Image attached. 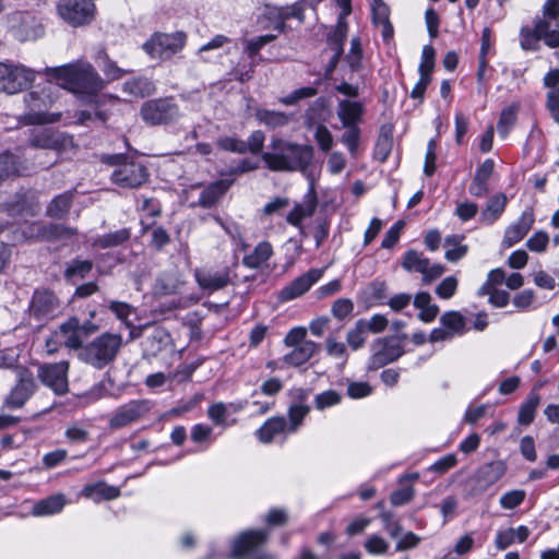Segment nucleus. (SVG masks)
I'll use <instances>...</instances> for the list:
<instances>
[{
    "mask_svg": "<svg viewBox=\"0 0 559 559\" xmlns=\"http://www.w3.org/2000/svg\"><path fill=\"white\" fill-rule=\"evenodd\" d=\"M503 282H506V272L502 269L491 270L487 276V281L478 289V295H487L490 289H497L496 287L501 285Z\"/></svg>",
    "mask_w": 559,
    "mask_h": 559,
    "instance_id": "obj_56",
    "label": "nucleus"
},
{
    "mask_svg": "<svg viewBox=\"0 0 559 559\" xmlns=\"http://www.w3.org/2000/svg\"><path fill=\"white\" fill-rule=\"evenodd\" d=\"M130 236V230L128 228H122L95 238L92 246L100 249L117 247L127 241Z\"/></svg>",
    "mask_w": 559,
    "mask_h": 559,
    "instance_id": "obj_43",
    "label": "nucleus"
},
{
    "mask_svg": "<svg viewBox=\"0 0 559 559\" xmlns=\"http://www.w3.org/2000/svg\"><path fill=\"white\" fill-rule=\"evenodd\" d=\"M323 269H311L298 276L278 292V300L286 302L302 296L323 276Z\"/></svg>",
    "mask_w": 559,
    "mask_h": 559,
    "instance_id": "obj_13",
    "label": "nucleus"
},
{
    "mask_svg": "<svg viewBox=\"0 0 559 559\" xmlns=\"http://www.w3.org/2000/svg\"><path fill=\"white\" fill-rule=\"evenodd\" d=\"M365 114V104L360 100L341 99L337 102L336 115L343 127H358Z\"/></svg>",
    "mask_w": 559,
    "mask_h": 559,
    "instance_id": "obj_20",
    "label": "nucleus"
},
{
    "mask_svg": "<svg viewBox=\"0 0 559 559\" xmlns=\"http://www.w3.org/2000/svg\"><path fill=\"white\" fill-rule=\"evenodd\" d=\"M347 130L342 134L341 142L355 156L359 143L360 130L358 127H345Z\"/></svg>",
    "mask_w": 559,
    "mask_h": 559,
    "instance_id": "obj_58",
    "label": "nucleus"
},
{
    "mask_svg": "<svg viewBox=\"0 0 559 559\" xmlns=\"http://www.w3.org/2000/svg\"><path fill=\"white\" fill-rule=\"evenodd\" d=\"M348 25L346 17L338 16L337 24L332 34H330L328 41L332 50L343 52V44L347 36Z\"/></svg>",
    "mask_w": 559,
    "mask_h": 559,
    "instance_id": "obj_49",
    "label": "nucleus"
},
{
    "mask_svg": "<svg viewBox=\"0 0 559 559\" xmlns=\"http://www.w3.org/2000/svg\"><path fill=\"white\" fill-rule=\"evenodd\" d=\"M122 92L135 97H145L153 94L156 90L154 83L145 76H136L127 80L121 87Z\"/></svg>",
    "mask_w": 559,
    "mask_h": 559,
    "instance_id": "obj_31",
    "label": "nucleus"
},
{
    "mask_svg": "<svg viewBox=\"0 0 559 559\" xmlns=\"http://www.w3.org/2000/svg\"><path fill=\"white\" fill-rule=\"evenodd\" d=\"M272 255V245L267 241H261L253 248L251 252L243 257L242 263L245 266L254 270L264 265Z\"/></svg>",
    "mask_w": 559,
    "mask_h": 559,
    "instance_id": "obj_30",
    "label": "nucleus"
},
{
    "mask_svg": "<svg viewBox=\"0 0 559 559\" xmlns=\"http://www.w3.org/2000/svg\"><path fill=\"white\" fill-rule=\"evenodd\" d=\"M33 147L44 150H59L62 145V139L60 134L52 132L51 130H43L34 134L29 141Z\"/></svg>",
    "mask_w": 559,
    "mask_h": 559,
    "instance_id": "obj_41",
    "label": "nucleus"
},
{
    "mask_svg": "<svg viewBox=\"0 0 559 559\" xmlns=\"http://www.w3.org/2000/svg\"><path fill=\"white\" fill-rule=\"evenodd\" d=\"M364 547L368 554L381 556L388 552L390 545L380 535L372 534L365 540Z\"/></svg>",
    "mask_w": 559,
    "mask_h": 559,
    "instance_id": "obj_54",
    "label": "nucleus"
},
{
    "mask_svg": "<svg viewBox=\"0 0 559 559\" xmlns=\"http://www.w3.org/2000/svg\"><path fill=\"white\" fill-rule=\"evenodd\" d=\"M46 75L57 84L74 94L93 96L105 87V81L94 67L85 61L78 60L60 67L46 68Z\"/></svg>",
    "mask_w": 559,
    "mask_h": 559,
    "instance_id": "obj_1",
    "label": "nucleus"
},
{
    "mask_svg": "<svg viewBox=\"0 0 559 559\" xmlns=\"http://www.w3.org/2000/svg\"><path fill=\"white\" fill-rule=\"evenodd\" d=\"M262 17L269 23L263 26L264 28L273 27L282 33L285 31V22L287 20L296 17L301 22L304 20V12L301 7L297 3L288 7L266 5Z\"/></svg>",
    "mask_w": 559,
    "mask_h": 559,
    "instance_id": "obj_15",
    "label": "nucleus"
},
{
    "mask_svg": "<svg viewBox=\"0 0 559 559\" xmlns=\"http://www.w3.org/2000/svg\"><path fill=\"white\" fill-rule=\"evenodd\" d=\"M366 330L364 328V320H358L355 326L347 332L346 341L349 347L354 350L359 349L366 342Z\"/></svg>",
    "mask_w": 559,
    "mask_h": 559,
    "instance_id": "obj_52",
    "label": "nucleus"
},
{
    "mask_svg": "<svg viewBox=\"0 0 559 559\" xmlns=\"http://www.w3.org/2000/svg\"><path fill=\"white\" fill-rule=\"evenodd\" d=\"M540 403V396L535 391H532L526 401L521 405L518 414V423L523 426H528L535 418V412Z\"/></svg>",
    "mask_w": 559,
    "mask_h": 559,
    "instance_id": "obj_42",
    "label": "nucleus"
},
{
    "mask_svg": "<svg viewBox=\"0 0 559 559\" xmlns=\"http://www.w3.org/2000/svg\"><path fill=\"white\" fill-rule=\"evenodd\" d=\"M309 412L310 407L306 404L296 403L290 405V407L288 408V432L295 433L300 427L304 418L309 414Z\"/></svg>",
    "mask_w": 559,
    "mask_h": 559,
    "instance_id": "obj_48",
    "label": "nucleus"
},
{
    "mask_svg": "<svg viewBox=\"0 0 559 559\" xmlns=\"http://www.w3.org/2000/svg\"><path fill=\"white\" fill-rule=\"evenodd\" d=\"M369 368L377 370L399 359L403 354V344L399 337H380L370 345Z\"/></svg>",
    "mask_w": 559,
    "mask_h": 559,
    "instance_id": "obj_7",
    "label": "nucleus"
},
{
    "mask_svg": "<svg viewBox=\"0 0 559 559\" xmlns=\"http://www.w3.org/2000/svg\"><path fill=\"white\" fill-rule=\"evenodd\" d=\"M231 182L227 180L215 181L205 187L199 198L198 204L202 207H211L229 189Z\"/></svg>",
    "mask_w": 559,
    "mask_h": 559,
    "instance_id": "obj_34",
    "label": "nucleus"
},
{
    "mask_svg": "<svg viewBox=\"0 0 559 559\" xmlns=\"http://www.w3.org/2000/svg\"><path fill=\"white\" fill-rule=\"evenodd\" d=\"M535 29L540 40L550 48L559 47V23L546 19L535 22Z\"/></svg>",
    "mask_w": 559,
    "mask_h": 559,
    "instance_id": "obj_32",
    "label": "nucleus"
},
{
    "mask_svg": "<svg viewBox=\"0 0 559 559\" xmlns=\"http://www.w3.org/2000/svg\"><path fill=\"white\" fill-rule=\"evenodd\" d=\"M72 204V193L64 192L51 200L47 206V215L52 218H62L67 215Z\"/></svg>",
    "mask_w": 559,
    "mask_h": 559,
    "instance_id": "obj_45",
    "label": "nucleus"
},
{
    "mask_svg": "<svg viewBox=\"0 0 559 559\" xmlns=\"http://www.w3.org/2000/svg\"><path fill=\"white\" fill-rule=\"evenodd\" d=\"M314 139L321 151L328 152L332 148L334 140L331 131L323 124L317 127Z\"/></svg>",
    "mask_w": 559,
    "mask_h": 559,
    "instance_id": "obj_62",
    "label": "nucleus"
},
{
    "mask_svg": "<svg viewBox=\"0 0 559 559\" xmlns=\"http://www.w3.org/2000/svg\"><path fill=\"white\" fill-rule=\"evenodd\" d=\"M112 181L123 188H136L147 179L146 168L133 160H123L111 175Z\"/></svg>",
    "mask_w": 559,
    "mask_h": 559,
    "instance_id": "obj_11",
    "label": "nucleus"
},
{
    "mask_svg": "<svg viewBox=\"0 0 559 559\" xmlns=\"http://www.w3.org/2000/svg\"><path fill=\"white\" fill-rule=\"evenodd\" d=\"M231 40L229 37L217 34L213 38H211L207 43L202 45L195 52L197 57L204 62L211 61L213 58L218 56L217 51L222 49L226 44H229Z\"/></svg>",
    "mask_w": 559,
    "mask_h": 559,
    "instance_id": "obj_38",
    "label": "nucleus"
},
{
    "mask_svg": "<svg viewBox=\"0 0 559 559\" xmlns=\"http://www.w3.org/2000/svg\"><path fill=\"white\" fill-rule=\"evenodd\" d=\"M187 44L183 32L155 33L143 44V50L153 59L168 60L180 52Z\"/></svg>",
    "mask_w": 559,
    "mask_h": 559,
    "instance_id": "obj_4",
    "label": "nucleus"
},
{
    "mask_svg": "<svg viewBox=\"0 0 559 559\" xmlns=\"http://www.w3.org/2000/svg\"><path fill=\"white\" fill-rule=\"evenodd\" d=\"M69 362L66 360L56 364H45L38 368L39 380L56 394L63 395L69 390Z\"/></svg>",
    "mask_w": 559,
    "mask_h": 559,
    "instance_id": "obj_10",
    "label": "nucleus"
},
{
    "mask_svg": "<svg viewBox=\"0 0 559 559\" xmlns=\"http://www.w3.org/2000/svg\"><path fill=\"white\" fill-rule=\"evenodd\" d=\"M415 496L413 486H405L401 489L393 491L390 496V502L394 507H400L408 503Z\"/></svg>",
    "mask_w": 559,
    "mask_h": 559,
    "instance_id": "obj_63",
    "label": "nucleus"
},
{
    "mask_svg": "<svg viewBox=\"0 0 559 559\" xmlns=\"http://www.w3.org/2000/svg\"><path fill=\"white\" fill-rule=\"evenodd\" d=\"M459 281L455 276H448L436 287V294L441 299H450L457 289Z\"/></svg>",
    "mask_w": 559,
    "mask_h": 559,
    "instance_id": "obj_59",
    "label": "nucleus"
},
{
    "mask_svg": "<svg viewBox=\"0 0 559 559\" xmlns=\"http://www.w3.org/2000/svg\"><path fill=\"white\" fill-rule=\"evenodd\" d=\"M8 94H16L28 88L36 79V72L21 63H9Z\"/></svg>",
    "mask_w": 559,
    "mask_h": 559,
    "instance_id": "obj_18",
    "label": "nucleus"
},
{
    "mask_svg": "<svg viewBox=\"0 0 559 559\" xmlns=\"http://www.w3.org/2000/svg\"><path fill=\"white\" fill-rule=\"evenodd\" d=\"M317 207L318 197L314 188L310 186L302 200L300 202H296L294 207L288 212L286 222L292 226L298 227L300 233L306 235L302 227V222L311 217L314 214Z\"/></svg>",
    "mask_w": 559,
    "mask_h": 559,
    "instance_id": "obj_14",
    "label": "nucleus"
},
{
    "mask_svg": "<svg viewBox=\"0 0 559 559\" xmlns=\"http://www.w3.org/2000/svg\"><path fill=\"white\" fill-rule=\"evenodd\" d=\"M428 261L429 259L424 257L421 253L409 250L404 255L402 266L408 272H418L423 274L428 265Z\"/></svg>",
    "mask_w": 559,
    "mask_h": 559,
    "instance_id": "obj_50",
    "label": "nucleus"
},
{
    "mask_svg": "<svg viewBox=\"0 0 559 559\" xmlns=\"http://www.w3.org/2000/svg\"><path fill=\"white\" fill-rule=\"evenodd\" d=\"M519 109L520 106L518 104H512L502 109L497 124V130L500 136L507 138L510 130L515 124Z\"/></svg>",
    "mask_w": 559,
    "mask_h": 559,
    "instance_id": "obj_46",
    "label": "nucleus"
},
{
    "mask_svg": "<svg viewBox=\"0 0 559 559\" xmlns=\"http://www.w3.org/2000/svg\"><path fill=\"white\" fill-rule=\"evenodd\" d=\"M463 236L452 235L444 239L445 253L444 257L450 262H456L461 260L468 251L467 245L463 243Z\"/></svg>",
    "mask_w": 559,
    "mask_h": 559,
    "instance_id": "obj_40",
    "label": "nucleus"
},
{
    "mask_svg": "<svg viewBox=\"0 0 559 559\" xmlns=\"http://www.w3.org/2000/svg\"><path fill=\"white\" fill-rule=\"evenodd\" d=\"M371 12L373 24L381 28L384 39H390L393 36V26L390 22L389 7L382 0H372Z\"/></svg>",
    "mask_w": 559,
    "mask_h": 559,
    "instance_id": "obj_28",
    "label": "nucleus"
},
{
    "mask_svg": "<svg viewBox=\"0 0 559 559\" xmlns=\"http://www.w3.org/2000/svg\"><path fill=\"white\" fill-rule=\"evenodd\" d=\"M533 223V212L531 210L524 211L519 221L507 228L503 239L504 245L507 247H512L521 241L532 228Z\"/></svg>",
    "mask_w": 559,
    "mask_h": 559,
    "instance_id": "obj_24",
    "label": "nucleus"
},
{
    "mask_svg": "<svg viewBox=\"0 0 559 559\" xmlns=\"http://www.w3.org/2000/svg\"><path fill=\"white\" fill-rule=\"evenodd\" d=\"M194 276L199 286L210 293L222 289L230 283L228 269L195 270Z\"/></svg>",
    "mask_w": 559,
    "mask_h": 559,
    "instance_id": "obj_19",
    "label": "nucleus"
},
{
    "mask_svg": "<svg viewBox=\"0 0 559 559\" xmlns=\"http://www.w3.org/2000/svg\"><path fill=\"white\" fill-rule=\"evenodd\" d=\"M216 146L219 150L238 154L247 153L246 142L234 136H222L216 140Z\"/></svg>",
    "mask_w": 559,
    "mask_h": 559,
    "instance_id": "obj_55",
    "label": "nucleus"
},
{
    "mask_svg": "<svg viewBox=\"0 0 559 559\" xmlns=\"http://www.w3.org/2000/svg\"><path fill=\"white\" fill-rule=\"evenodd\" d=\"M507 201L508 199L504 193H498L490 198L486 207L480 213L481 223L486 225L495 223L504 212Z\"/></svg>",
    "mask_w": 559,
    "mask_h": 559,
    "instance_id": "obj_33",
    "label": "nucleus"
},
{
    "mask_svg": "<svg viewBox=\"0 0 559 559\" xmlns=\"http://www.w3.org/2000/svg\"><path fill=\"white\" fill-rule=\"evenodd\" d=\"M283 357V361L292 367H299L306 364L317 352L318 345L313 341H306Z\"/></svg>",
    "mask_w": 559,
    "mask_h": 559,
    "instance_id": "obj_29",
    "label": "nucleus"
},
{
    "mask_svg": "<svg viewBox=\"0 0 559 559\" xmlns=\"http://www.w3.org/2000/svg\"><path fill=\"white\" fill-rule=\"evenodd\" d=\"M524 490H511L503 493L500 498V506L506 510H512L519 507L525 499Z\"/></svg>",
    "mask_w": 559,
    "mask_h": 559,
    "instance_id": "obj_60",
    "label": "nucleus"
},
{
    "mask_svg": "<svg viewBox=\"0 0 559 559\" xmlns=\"http://www.w3.org/2000/svg\"><path fill=\"white\" fill-rule=\"evenodd\" d=\"M81 495L96 502L100 500H112L119 497L120 490L117 487L105 483L87 485L83 488Z\"/></svg>",
    "mask_w": 559,
    "mask_h": 559,
    "instance_id": "obj_35",
    "label": "nucleus"
},
{
    "mask_svg": "<svg viewBox=\"0 0 559 559\" xmlns=\"http://www.w3.org/2000/svg\"><path fill=\"white\" fill-rule=\"evenodd\" d=\"M255 119L267 128H282L290 122V116L275 110L258 108L254 112Z\"/></svg>",
    "mask_w": 559,
    "mask_h": 559,
    "instance_id": "obj_36",
    "label": "nucleus"
},
{
    "mask_svg": "<svg viewBox=\"0 0 559 559\" xmlns=\"http://www.w3.org/2000/svg\"><path fill=\"white\" fill-rule=\"evenodd\" d=\"M507 471V465L503 461H492L480 466L476 474L477 484L481 489L496 484Z\"/></svg>",
    "mask_w": 559,
    "mask_h": 559,
    "instance_id": "obj_25",
    "label": "nucleus"
},
{
    "mask_svg": "<svg viewBox=\"0 0 559 559\" xmlns=\"http://www.w3.org/2000/svg\"><path fill=\"white\" fill-rule=\"evenodd\" d=\"M11 26L21 40H32L44 34L40 22L29 12H15L10 17Z\"/></svg>",
    "mask_w": 559,
    "mask_h": 559,
    "instance_id": "obj_16",
    "label": "nucleus"
},
{
    "mask_svg": "<svg viewBox=\"0 0 559 559\" xmlns=\"http://www.w3.org/2000/svg\"><path fill=\"white\" fill-rule=\"evenodd\" d=\"M414 306L419 309V319L424 322H431L439 313V307L431 304V296L426 292L418 293L414 298Z\"/></svg>",
    "mask_w": 559,
    "mask_h": 559,
    "instance_id": "obj_39",
    "label": "nucleus"
},
{
    "mask_svg": "<svg viewBox=\"0 0 559 559\" xmlns=\"http://www.w3.org/2000/svg\"><path fill=\"white\" fill-rule=\"evenodd\" d=\"M93 269V262L90 260L75 259L71 261L64 270L66 278H84Z\"/></svg>",
    "mask_w": 559,
    "mask_h": 559,
    "instance_id": "obj_51",
    "label": "nucleus"
},
{
    "mask_svg": "<svg viewBox=\"0 0 559 559\" xmlns=\"http://www.w3.org/2000/svg\"><path fill=\"white\" fill-rule=\"evenodd\" d=\"M57 11L67 23L81 26L94 19L95 5L92 0H59Z\"/></svg>",
    "mask_w": 559,
    "mask_h": 559,
    "instance_id": "obj_8",
    "label": "nucleus"
},
{
    "mask_svg": "<svg viewBox=\"0 0 559 559\" xmlns=\"http://www.w3.org/2000/svg\"><path fill=\"white\" fill-rule=\"evenodd\" d=\"M66 504V496L63 493H55L35 502L31 513L37 518L50 516L60 513Z\"/></svg>",
    "mask_w": 559,
    "mask_h": 559,
    "instance_id": "obj_26",
    "label": "nucleus"
},
{
    "mask_svg": "<svg viewBox=\"0 0 559 559\" xmlns=\"http://www.w3.org/2000/svg\"><path fill=\"white\" fill-rule=\"evenodd\" d=\"M440 322L453 337L466 332V320L459 311L444 312L440 318Z\"/></svg>",
    "mask_w": 559,
    "mask_h": 559,
    "instance_id": "obj_44",
    "label": "nucleus"
},
{
    "mask_svg": "<svg viewBox=\"0 0 559 559\" xmlns=\"http://www.w3.org/2000/svg\"><path fill=\"white\" fill-rule=\"evenodd\" d=\"M289 433L287 420L283 416L269 418L257 432L259 440L263 443H270L277 437Z\"/></svg>",
    "mask_w": 559,
    "mask_h": 559,
    "instance_id": "obj_27",
    "label": "nucleus"
},
{
    "mask_svg": "<svg viewBox=\"0 0 559 559\" xmlns=\"http://www.w3.org/2000/svg\"><path fill=\"white\" fill-rule=\"evenodd\" d=\"M122 344L121 334L105 332L85 344L78 357L81 361L100 370L117 358Z\"/></svg>",
    "mask_w": 559,
    "mask_h": 559,
    "instance_id": "obj_3",
    "label": "nucleus"
},
{
    "mask_svg": "<svg viewBox=\"0 0 559 559\" xmlns=\"http://www.w3.org/2000/svg\"><path fill=\"white\" fill-rule=\"evenodd\" d=\"M140 117L148 126H160L178 120L180 111L171 97H162L144 102Z\"/></svg>",
    "mask_w": 559,
    "mask_h": 559,
    "instance_id": "obj_5",
    "label": "nucleus"
},
{
    "mask_svg": "<svg viewBox=\"0 0 559 559\" xmlns=\"http://www.w3.org/2000/svg\"><path fill=\"white\" fill-rule=\"evenodd\" d=\"M267 533L264 531H247L239 535L233 544L235 557L247 555L266 540Z\"/></svg>",
    "mask_w": 559,
    "mask_h": 559,
    "instance_id": "obj_21",
    "label": "nucleus"
},
{
    "mask_svg": "<svg viewBox=\"0 0 559 559\" xmlns=\"http://www.w3.org/2000/svg\"><path fill=\"white\" fill-rule=\"evenodd\" d=\"M27 112L21 116L20 121L23 124H45L53 123L60 120V112H48L46 108L51 104L49 96H41L37 92L27 94L24 98Z\"/></svg>",
    "mask_w": 559,
    "mask_h": 559,
    "instance_id": "obj_6",
    "label": "nucleus"
},
{
    "mask_svg": "<svg viewBox=\"0 0 559 559\" xmlns=\"http://www.w3.org/2000/svg\"><path fill=\"white\" fill-rule=\"evenodd\" d=\"M538 34L534 28L523 27L520 32L521 47L525 50H535L539 43Z\"/></svg>",
    "mask_w": 559,
    "mask_h": 559,
    "instance_id": "obj_61",
    "label": "nucleus"
},
{
    "mask_svg": "<svg viewBox=\"0 0 559 559\" xmlns=\"http://www.w3.org/2000/svg\"><path fill=\"white\" fill-rule=\"evenodd\" d=\"M313 147L272 138L269 151L262 153V160L272 171H305L312 162Z\"/></svg>",
    "mask_w": 559,
    "mask_h": 559,
    "instance_id": "obj_2",
    "label": "nucleus"
},
{
    "mask_svg": "<svg viewBox=\"0 0 559 559\" xmlns=\"http://www.w3.org/2000/svg\"><path fill=\"white\" fill-rule=\"evenodd\" d=\"M60 302L49 290H36L28 307V318L40 323L52 319L59 312ZM32 324V321H28Z\"/></svg>",
    "mask_w": 559,
    "mask_h": 559,
    "instance_id": "obj_9",
    "label": "nucleus"
},
{
    "mask_svg": "<svg viewBox=\"0 0 559 559\" xmlns=\"http://www.w3.org/2000/svg\"><path fill=\"white\" fill-rule=\"evenodd\" d=\"M96 62L105 75V83L120 80L129 73L128 70L120 68L106 52H100Z\"/></svg>",
    "mask_w": 559,
    "mask_h": 559,
    "instance_id": "obj_37",
    "label": "nucleus"
},
{
    "mask_svg": "<svg viewBox=\"0 0 559 559\" xmlns=\"http://www.w3.org/2000/svg\"><path fill=\"white\" fill-rule=\"evenodd\" d=\"M342 401V395L335 390H328L319 393L314 397V406L319 411L335 406Z\"/></svg>",
    "mask_w": 559,
    "mask_h": 559,
    "instance_id": "obj_53",
    "label": "nucleus"
},
{
    "mask_svg": "<svg viewBox=\"0 0 559 559\" xmlns=\"http://www.w3.org/2000/svg\"><path fill=\"white\" fill-rule=\"evenodd\" d=\"M275 38L276 35L267 34L254 39H249L246 41V51L250 57H254L265 45L273 41Z\"/></svg>",
    "mask_w": 559,
    "mask_h": 559,
    "instance_id": "obj_64",
    "label": "nucleus"
},
{
    "mask_svg": "<svg viewBox=\"0 0 559 559\" xmlns=\"http://www.w3.org/2000/svg\"><path fill=\"white\" fill-rule=\"evenodd\" d=\"M23 235L27 239L50 241L71 238L76 235V229L60 224L31 223L24 227Z\"/></svg>",
    "mask_w": 559,
    "mask_h": 559,
    "instance_id": "obj_12",
    "label": "nucleus"
},
{
    "mask_svg": "<svg viewBox=\"0 0 559 559\" xmlns=\"http://www.w3.org/2000/svg\"><path fill=\"white\" fill-rule=\"evenodd\" d=\"M82 328L79 319L72 317L63 322L57 330L62 343L70 349L81 350L82 345Z\"/></svg>",
    "mask_w": 559,
    "mask_h": 559,
    "instance_id": "obj_23",
    "label": "nucleus"
},
{
    "mask_svg": "<svg viewBox=\"0 0 559 559\" xmlns=\"http://www.w3.org/2000/svg\"><path fill=\"white\" fill-rule=\"evenodd\" d=\"M24 167L21 166L17 158L10 153L0 155V181L14 175H21Z\"/></svg>",
    "mask_w": 559,
    "mask_h": 559,
    "instance_id": "obj_47",
    "label": "nucleus"
},
{
    "mask_svg": "<svg viewBox=\"0 0 559 559\" xmlns=\"http://www.w3.org/2000/svg\"><path fill=\"white\" fill-rule=\"evenodd\" d=\"M108 308L115 313L117 319L122 321L127 326H132V323L128 321V318L134 311L131 305L122 301L110 300Z\"/></svg>",
    "mask_w": 559,
    "mask_h": 559,
    "instance_id": "obj_57",
    "label": "nucleus"
},
{
    "mask_svg": "<svg viewBox=\"0 0 559 559\" xmlns=\"http://www.w3.org/2000/svg\"><path fill=\"white\" fill-rule=\"evenodd\" d=\"M150 409L147 401H131L117 408L109 420L111 428H120L130 425L141 418Z\"/></svg>",
    "mask_w": 559,
    "mask_h": 559,
    "instance_id": "obj_17",
    "label": "nucleus"
},
{
    "mask_svg": "<svg viewBox=\"0 0 559 559\" xmlns=\"http://www.w3.org/2000/svg\"><path fill=\"white\" fill-rule=\"evenodd\" d=\"M35 391V381L31 376L22 377L19 383L7 396L4 405L10 408H21Z\"/></svg>",
    "mask_w": 559,
    "mask_h": 559,
    "instance_id": "obj_22",
    "label": "nucleus"
}]
</instances>
